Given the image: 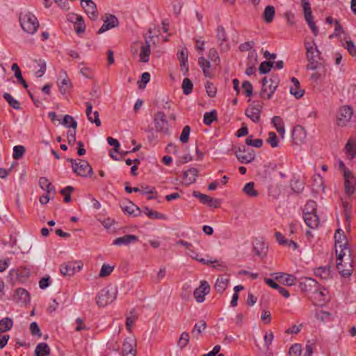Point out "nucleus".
Wrapping results in <instances>:
<instances>
[{"label":"nucleus","mask_w":356,"mask_h":356,"mask_svg":"<svg viewBox=\"0 0 356 356\" xmlns=\"http://www.w3.org/2000/svg\"><path fill=\"white\" fill-rule=\"evenodd\" d=\"M316 206V202L311 200L307 202L304 209V220L306 225L312 229L316 228L319 225Z\"/></svg>","instance_id":"1"},{"label":"nucleus","mask_w":356,"mask_h":356,"mask_svg":"<svg viewBox=\"0 0 356 356\" xmlns=\"http://www.w3.org/2000/svg\"><path fill=\"white\" fill-rule=\"evenodd\" d=\"M335 252L337 260H341L346 255V251L350 256V250L347 247V238L343 231L338 229L334 234Z\"/></svg>","instance_id":"2"},{"label":"nucleus","mask_w":356,"mask_h":356,"mask_svg":"<svg viewBox=\"0 0 356 356\" xmlns=\"http://www.w3.org/2000/svg\"><path fill=\"white\" fill-rule=\"evenodd\" d=\"M67 160L71 163L72 171L77 175L83 177H87L88 176H91L93 173L92 168L87 161L69 158Z\"/></svg>","instance_id":"3"},{"label":"nucleus","mask_w":356,"mask_h":356,"mask_svg":"<svg viewBox=\"0 0 356 356\" xmlns=\"http://www.w3.org/2000/svg\"><path fill=\"white\" fill-rule=\"evenodd\" d=\"M117 296L116 289L108 286L102 289L97 295L96 302L99 307H104L113 302Z\"/></svg>","instance_id":"4"},{"label":"nucleus","mask_w":356,"mask_h":356,"mask_svg":"<svg viewBox=\"0 0 356 356\" xmlns=\"http://www.w3.org/2000/svg\"><path fill=\"white\" fill-rule=\"evenodd\" d=\"M19 21L21 26L25 32L33 34L37 31L39 22L34 15L26 13L19 17Z\"/></svg>","instance_id":"5"},{"label":"nucleus","mask_w":356,"mask_h":356,"mask_svg":"<svg viewBox=\"0 0 356 356\" xmlns=\"http://www.w3.org/2000/svg\"><path fill=\"white\" fill-rule=\"evenodd\" d=\"M235 155L238 161L241 163H250L255 159V152L254 149L241 145L235 147Z\"/></svg>","instance_id":"6"},{"label":"nucleus","mask_w":356,"mask_h":356,"mask_svg":"<svg viewBox=\"0 0 356 356\" xmlns=\"http://www.w3.org/2000/svg\"><path fill=\"white\" fill-rule=\"evenodd\" d=\"M154 122L156 131L163 132L165 134H170L168 121L163 112H156L154 115Z\"/></svg>","instance_id":"7"},{"label":"nucleus","mask_w":356,"mask_h":356,"mask_svg":"<svg viewBox=\"0 0 356 356\" xmlns=\"http://www.w3.org/2000/svg\"><path fill=\"white\" fill-rule=\"evenodd\" d=\"M306 57L309 61V63L306 66L308 70H315L318 67V61L322 59L321 52L317 47H315V49L312 50L308 49V52H306Z\"/></svg>","instance_id":"8"},{"label":"nucleus","mask_w":356,"mask_h":356,"mask_svg":"<svg viewBox=\"0 0 356 356\" xmlns=\"http://www.w3.org/2000/svg\"><path fill=\"white\" fill-rule=\"evenodd\" d=\"M343 178L345 191L347 195L350 196L355 191L356 178L350 170H345Z\"/></svg>","instance_id":"9"},{"label":"nucleus","mask_w":356,"mask_h":356,"mask_svg":"<svg viewBox=\"0 0 356 356\" xmlns=\"http://www.w3.org/2000/svg\"><path fill=\"white\" fill-rule=\"evenodd\" d=\"M83 266L79 264L76 261H67L60 267V273L65 276H72L76 271H80Z\"/></svg>","instance_id":"10"},{"label":"nucleus","mask_w":356,"mask_h":356,"mask_svg":"<svg viewBox=\"0 0 356 356\" xmlns=\"http://www.w3.org/2000/svg\"><path fill=\"white\" fill-rule=\"evenodd\" d=\"M353 115V108L345 106L341 107L337 115V124L343 127L350 121Z\"/></svg>","instance_id":"11"},{"label":"nucleus","mask_w":356,"mask_h":356,"mask_svg":"<svg viewBox=\"0 0 356 356\" xmlns=\"http://www.w3.org/2000/svg\"><path fill=\"white\" fill-rule=\"evenodd\" d=\"M210 292V286L207 281H201L200 286L195 289L193 292V296L197 302H202L204 301V296Z\"/></svg>","instance_id":"12"},{"label":"nucleus","mask_w":356,"mask_h":356,"mask_svg":"<svg viewBox=\"0 0 356 356\" xmlns=\"http://www.w3.org/2000/svg\"><path fill=\"white\" fill-rule=\"evenodd\" d=\"M299 287L302 291H313L316 293L318 291V283L314 279L306 277L302 278L299 284Z\"/></svg>","instance_id":"13"},{"label":"nucleus","mask_w":356,"mask_h":356,"mask_svg":"<svg viewBox=\"0 0 356 356\" xmlns=\"http://www.w3.org/2000/svg\"><path fill=\"white\" fill-rule=\"evenodd\" d=\"M81 4L88 17L95 20L98 17V11L96 4L92 0H81Z\"/></svg>","instance_id":"14"},{"label":"nucleus","mask_w":356,"mask_h":356,"mask_svg":"<svg viewBox=\"0 0 356 356\" xmlns=\"http://www.w3.org/2000/svg\"><path fill=\"white\" fill-rule=\"evenodd\" d=\"M58 86L62 95L66 94L67 90L72 88V82L67 76L65 71L60 72L59 77L58 79Z\"/></svg>","instance_id":"15"},{"label":"nucleus","mask_w":356,"mask_h":356,"mask_svg":"<svg viewBox=\"0 0 356 356\" xmlns=\"http://www.w3.org/2000/svg\"><path fill=\"white\" fill-rule=\"evenodd\" d=\"M307 134L305 129L300 125L296 126L292 131L291 138L293 144L300 145L306 139Z\"/></svg>","instance_id":"16"},{"label":"nucleus","mask_w":356,"mask_h":356,"mask_svg":"<svg viewBox=\"0 0 356 356\" xmlns=\"http://www.w3.org/2000/svg\"><path fill=\"white\" fill-rule=\"evenodd\" d=\"M273 275H275V280L282 284L286 286H293L296 284L297 278L291 274H287L285 273H275Z\"/></svg>","instance_id":"17"},{"label":"nucleus","mask_w":356,"mask_h":356,"mask_svg":"<svg viewBox=\"0 0 356 356\" xmlns=\"http://www.w3.org/2000/svg\"><path fill=\"white\" fill-rule=\"evenodd\" d=\"M119 21L118 18L113 15H108L106 16V19L104 20V24L97 31L98 34L103 33L104 32L118 26Z\"/></svg>","instance_id":"18"},{"label":"nucleus","mask_w":356,"mask_h":356,"mask_svg":"<svg viewBox=\"0 0 356 356\" xmlns=\"http://www.w3.org/2000/svg\"><path fill=\"white\" fill-rule=\"evenodd\" d=\"M216 37L218 41H221L220 44V47L221 50L223 51H227L229 49V46L228 44H224L225 42L227 41V34L225 33V30L223 26H218L216 29Z\"/></svg>","instance_id":"19"},{"label":"nucleus","mask_w":356,"mask_h":356,"mask_svg":"<svg viewBox=\"0 0 356 356\" xmlns=\"http://www.w3.org/2000/svg\"><path fill=\"white\" fill-rule=\"evenodd\" d=\"M136 341L131 337L124 339L122 347V355L136 352Z\"/></svg>","instance_id":"20"},{"label":"nucleus","mask_w":356,"mask_h":356,"mask_svg":"<svg viewBox=\"0 0 356 356\" xmlns=\"http://www.w3.org/2000/svg\"><path fill=\"white\" fill-rule=\"evenodd\" d=\"M138 241V237L132 234H126L122 237L116 238L113 244L115 245H128L130 243H136Z\"/></svg>","instance_id":"21"},{"label":"nucleus","mask_w":356,"mask_h":356,"mask_svg":"<svg viewBox=\"0 0 356 356\" xmlns=\"http://www.w3.org/2000/svg\"><path fill=\"white\" fill-rule=\"evenodd\" d=\"M261 110L255 106H250L245 109V114L254 122H259L260 121Z\"/></svg>","instance_id":"22"},{"label":"nucleus","mask_w":356,"mask_h":356,"mask_svg":"<svg viewBox=\"0 0 356 356\" xmlns=\"http://www.w3.org/2000/svg\"><path fill=\"white\" fill-rule=\"evenodd\" d=\"M342 260L343 259L341 260L337 259V268L342 277H348L353 273V266L351 263H349L348 266L345 268L344 265L342 264Z\"/></svg>","instance_id":"23"},{"label":"nucleus","mask_w":356,"mask_h":356,"mask_svg":"<svg viewBox=\"0 0 356 356\" xmlns=\"http://www.w3.org/2000/svg\"><path fill=\"white\" fill-rule=\"evenodd\" d=\"M269 81H270V83H268V85L267 86V90L268 89L269 90V92L267 94V97H266V98L268 99L271 98L273 94L276 90V89L279 85L280 80L277 75H273L269 79Z\"/></svg>","instance_id":"24"},{"label":"nucleus","mask_w":356,"mask_h":356,"mask_svg":"<svg viewBox=\"0 0 356 356\" xmlns=\"http://www.w3.org/2000/svg\"><path fill=\"white\" fill-rule=\"evenodd\" d=\"M229 282V280L227 277H224L223 276H220L218 277L216 282L214 285V288L216 290L217 293H222L224 291L227 289L228 284Z\"/></svg>","instance_id":"25"},{"label":"nucleus","mask_w":356,"mask_h":356,"mask_svg":"<svg viewBox=\"0 0 356 356\" xmlns=\"http://www.w3.org/2000/svg\"><path fill=\"white\" fill-rule=\"evenodd\" d=\"M304 16L305 21L307 22L308 26H309L312 32L314 33V36H317L318 33V29L316 26L315 22H314V17L312 15V12H306L304 13Z\"/></svg>","instance_id":"26"},{"label":"nucleus","mask_w":356,"mask_h":356,"mask_svg":"<svg viewBox=\"0 0 356 356\" xmlns=\"http://www.w3.org/2000/svg\"><path fill=\"white\" fill-rule=\"evenodd\" d=\"M50 348L47 343L42 342L37 345L35 349V356H49Z\"/></svg>","instance_id":"27"},{"label":"nucleus","mask_w":356,"mask_h":356,"mask_svg":"<svg viewBox=\"0 0 356 356\" xmlns=\"http://www.w3.org/2000/svg\"><path fill=\"white\" fill-rule=\"evenodd\" d=\"M39 186L41 189L46 191L49 194V189L53 190V195L56 193L55 187L51 184L47 177H42L39 179Z\"/></svg>","instance_id":"28"},{"label":"nucleus","mask_w":356,"mask_h":356,"mask_svg":"<svg viewBox=\"0 0 356 356\" xmlns=\"http://www.w3.org/2000/svg\"><path fill=\"white\" fill-rule=\"evenodd\" d=\"M198 64L203 71V74L207 77H211V72L210 71L211 64L209 60H207L204 57H200L198 59Z\"/></svg>","instance_id":"29"},{"label":"nucleus","mask_w":356,"mask_h":356,"mask_svg":"<svg viewBox=\"0 0 356 356\" xmlns=\"http://www.w3.org/2000/svg\"><path fill=\"white\" fill-rule=\"evenodd\" d=\"M314 274L316 276L321 277L323 280H327L330 278V266H321L315 269Z\"/></svg>","instance_id":"30"},{"label":"nucleus","mask_w":356,"mask_h":356,"mask_svg":"<svg viewBox=\"0 0 356 356\" xmlns=\"http://www.w3.org/2000/svg\"><path fill=\"white\" fill-rule=\"evenodd\" d=\"M129 204H130L128 206L122 207L123 211L134 217L138 216L141 213L140 209L133 202H130Z\"/></svg>","instance_id":"31"},{"label":"nucleus","mask_w":356,"mask_h":356,"mask_svg":"<svg viewBox=\"0 0 356 356\" xmlns=\"http://www.w3.org/2000/svg\"><path fill=\"white\" fill-rule=\"evenodd\" d=\"M267 249L268 247L266 246L265 243L261 241H257L253 247L255 254L260 257H264L266 256Z\"/></svg>","instance_id":"32"},{"label":"nucleus","mask_w":356,"mask_h":356,"mask_svg":"<svg viewBox=\"0 0 356 356\" xmlns=\"http://www.w3.org/2000/svg\"><path fill=\"white\" fill-rule=\"evenodd\" d=\"M15 296H17L18 300L21 301L22 303H26L30 300L29 293L22 288H19L16 289L15 292Z\"/></svg>","instance_id":"33"},{"label":"nucleus","mask_w":356,"mask_h":356,"mask_svg":"<svg viewBox=\"0 0 356 356\" xmlns=\"http://www.w3.org/2000/svg\"><path fill=\"white\" fill-rule=\"evenodd\" d=\"M74 18L76 19L74 24L75 31L78 34L83 33L86 29V25L83 17L81 16L75 15Z\"/></svg>","instance_id":"34"},{"label":"nucleus","mask_w":356,"mask_h":356,"mask_svg":"<svg viewBox=\"0 0 356 356\" xmlns=\"http://www.w3.org/2000/svg\"><path fill=\"white\" fill-rule=\"evenodd\" d=\"M150 54V45L148 42H146L145 44L141 46V50L140 53V60L143 63H147L149 60Z\"/></svg>","instance_id":"35"},{"label":"nucleus","mask_w":356,"mask_h":356,"mask_svg":"<svg viewBox=\"0 0 356 356\" xmlns=\"http://www.w3.org/2000/svg\"><path fill=\"white\" fill-rule=\"evenodd\" d=\"M275 16V8L273 6H267L264 11L263 17L266 23H270Z\"/></svg>","instance_id":"36"},{"label":"nucleus","mask_w":356,"mask_h":356,"mask_svg":"<svg viewBox=\"0 0 356 356\" xmlns=\"http://www.w3.org/2000/svg\"><path fill=\"white\" fill-rule=\"evenodd\" d=\"M13 325V320L9 317H6L0 321V333L10 330Z\"/></svg>","instance_id":"37"},{"label":"nucleus","mask_w":356,"mask_h":356,"mask_svg":"<svg viewBox=\"0 0 356 356\" xmlns=\"http://www.w3.org/2000/svg\"><path fill=\"white\" fill-rule=\"evenodd\" d=\"M3 96L10 107L16 110H19L21 108L20 103L13 98L10 94L5 92Z\"/></svg>","instance_id":"38"},{"label":"nucleus","mask_w":356,"mask_h":356,"mask_svg":"<svg viewBox=\"0 0 356 356\" xmlns=\"http://www.w3.org/2000/svg\"><path fill=\"white\" fill-rule=\"evenodd\" d=\"M243 191L249 197H254L258 196L259 193L257 191L254 189V182H249L247 183L243 188Z\"/></svg>","instance_id":"39"},{"label":"nucleus","mask_w":356,"mask_h":356,"mask_svg":"<svg viewBox=\"0 0 356 356\" xmlns=\"http://www.w3.org/2000/svg\"><path fill=\"white\" fill-rule=\"evenodd\" d=\"M34 62L40 68L38 71L35 72V76L38 78L42 77L47 69L46 62L42 59H35Z\"/></svg>","instance_id":"40"},{"label":"nucleus","mask_w":356,"mask_h":356,"mask_svg":"<svg viewBox=\"0 0 356 356\" xmlns=\"http://www.w3.org/2000/svg\"><path fill=\"white\" fill-rule=\"evenodd\" d=\"M217 119V112L212 110L211 112L205 113L203 118V122L206 125H210Z\"/></svg>","instance_id":"41"},{"label":"nucleus","mask_w":356,"mask_h":356,"mask_svg":"<svg viewBox=\"0 0 356 356\" xmlns=\"http://www.w3.org/2000/svg\"><path fill=\"white\" fill-rule=\"evenodd\" d=\"M273 65L274 62L273 61H263L259 67V72L261 74L268 73L273 67Z\"/></svg>","instance_id":"42"},{"label":"nucleus","mask_w":356,"mask_h":356,"mask_svg":"<svg viewBox=\"0 0 356 356\" xmlns=\"http://www.w3.org/2000/svg\"><path fill=\"white\" fill-rule=\"evenodd\" d=\"M129 314L126 318V327L129 331H131L133 325L138 319V316L136 314L134 309L131 311Z\"/></svg>","instance_id":"43"},{"label":"nucleus","mask_w":356,"mask_h":356,"mask_svg":"<svg viewBox=\"0 0 356 356\" xmlns=\"http://www.w3.org/2000/svg\"><path fill=\"white\" fill-rule=\"evenodd\" d=\"M61 124L67 127H72L74 129H76L77 127L76 121L70 115H64Z\"/></svg>","instance_id":"44"},{"label":"nucleus","mask_w":356,"mask_h":356,"mask_svg":"<svg viewBox=\"0 0 356 356\" xmlns=\"http://www.w3.org/2000/svg\"><path fill=\"white\" fill-rule=\"evenodd\" d=\"M181 88L184 94L188 95L191 94L193 90V83L188 78H185L183 80Z\"/></svg>","instance_id":"45"},{"label":"nucleus","mask_w":356,"mask_h":356,"mask_svg":"<svg viewBox=\"0 0 356 356\" xmlns=\"http://www.w3.org/2000/svg\"><path fill=\"white\" fill-rule=\"evenodd\" d=\"M290 186L293 191L300 193L304 189V183L299 179H292Z\"/></svg>","instance_id":"46"},{"label":"nucleus","mask_w":356,"mask_h":356,"mask_svg":"<svg viewBox=\"0 0 356 356\" xmlns=\"http://www.w3.org/2000/svg\"><path fill=\"white\" fill-rule=\"evenodd\" d=\"M189 342V334L187 332H184L181 334L179 339L177 342V346L183 349L185 348Z\"/></svg>","instance_id":"47"},{"label":"nucleus","mask_w":356,"mask_h":356,"mask_svg":"<svg viewBox=\"0 0 356 356\" xmlns=\"http://www.w3.org/2000/svg\"><path fill=\"white\" fill-rule=\"evenodd\" d=\"M74 191V188L71 186H68L60 190V193L64 195L65 202H70L71 201V193Z\"/></svg>","instance_id":"48"},{"label":"nucleus","mask_w":356,"mask_h":356,"mask_svg":"<svg viewBox=\"0 0 356 356\" xmlns=\"http://www.w3.org/2000/svg\"><path fill=\"white\" fill-rule=\"evenodd\" d=\"M193 195L196 197V198H198L200 201V202L203 204H205V205H208V203H209V199H210V196L208 195H205V194H202L198 191H194L193 192Z\"/></svg>","instance_id":"49"},{"label":"nucleus","mask_w":356,"mask_h":356,"mask_svg":"<svg viewBox=\"0 0 356 356\" xmlns=\"http://www.w3.org/2000/svg\"><path fill=\"white\" fill-rule=\"evenodd\" d=\"M191 132V127L188 125L185 126L183 128L182 132L181 134L179 140L183 143H186L189 140V135Z\"/></svg>","instance_id":"50"},{"label":"nucleus","mask_w":356,"mask_h":356,"mask_svg":"<svg viewBox=\"0 0 356 356\" xmlns=\"http://www.w3.org/2000/svg\"><path fill=\"white\" fill-rule=\"evenodd\" d=\"M25 152V148L22 145H16L13 148V158L15 159H19L21 158Z\"/></svg>","instance_id":"51"},{"label":"nucleus","mask_w":356,"mask_h":356,"mask_svg":"<svg viewBox=\"0 0 356 356\" xmlns=\"http://www.w3.org/2000/svg\"><path fill=\"white\" fill-rule=\"evenodd\" d=\"M190 172V177H188V180L186 181V184L189 185L191 184L196 181V178L198 176L199 171L195 168H191L189 169Z\"/></svg>","instance_id":"52"},{"label":"nucleus","mask_w":356,"mask_h":356,"mask_svg":"<svg viewBox=\"0 0 356 356\" xmlns=\"http://www.w3.org/2000/svg\"><path fill=\"white\" fill-rule=\"evenodd\" d=\"M266 141L272 147H277L278 146L277 136L275 132L270 131L268 133V138Z\"/></svg>","instance_id":"53"},{"label":"nucleus","mask_w":356,"mask_h":356,"mask_svg":"<svg viewBox=\"0 0 356 356\" xmlns=\"http://www.w3.org/2000/svg\"><path fill=\"white\" fill-rule=\"evenodd\" d=\"M301 352V345L299 343H296L290 348L289 354L290 356H300Z\"/></svg>","instance_id":"54"},{"label":"nucleus","mask_w":356,"mask_h":356,"mask_svg":"<svg viewBox=\"0 0 356 356\" xmlns=\"http://www.w3.org/2000/svg\"><path fill=\"white\" fill-rule=\"evenodd\" d=\"M242 88L246 97H250L252 95V85L248 81H244L242 83Z\"/></svg>","instance_id":"55"},{"label":"nucleus","mask_w":356,"mask_h":356,"mask_svg":"<svg viewBox=\"0 0 356 356\" xmlns=\"http://www.w3.org/2000/svg\"><path fill=\"white\" fill-rule=\"evenodd\" d=\"M113 270V267H111L109 265L103 264L99 272V276L100 277L108 276L112 273Z\"/></svg>","instance_id":"56"},{"label":"nucleus","mask_w":356,"mask_h":356,"mask_svg":"<svg viewBox=\"0 0 356 356\" xmlns=\"http://www.w3.org/2000/svg\"><path fill=\"white\" fill-rule=\"evenodd\" d=\"M146 215L151 219H167V216L165 215L153 210L148 211V213H146Z\"/></svg>","instance_id":"57"},{"label":"nucleus","mask_w":356,"mask_h":356,"mask_svg":"<svg viewBox=\"0 0 356 356\" xmlns=\"http://www.w3.org/2000/svg\"><path fill=\"white\" fill-rule=\"evenodd\" d=\"M30 332L33 336H38L41 337L42 333L40 329L36 322H32L30 325Z\"/></svg>","instance_id":"58"},{"label":"nucleus","mask_w":356,"mask_h":356,"mask_svg":"<svg viewBox=\"0 0 356 356\" xmlns=\"http://www.w3.org/2000/svg\"><path fill=\"white\" fill-rule=\"evenodd\" d=\"M345 149L346 150V153L350 155L352 157H354L356 154V144L354 143H350L348 141L345 146Z\"/></svg>","instance_id":"59"},{"label":"nucleus","mask_w":356,"mask_h":356,"mask_svg":"<svg viewBox=\"0 0 356 356\" xmlns=\"http://www.w3.org/2000/svg\"><path fill=\"white\" fill-rule=\"evenodd\" d=\"M150 80V74L149 72H144L141 75V81L140 82H138V87L140 88H144L146 86V84Z\"/></svg>","instance_id":"60"},{"label":"nucleus","mask_w":356,"mask_h":356,"mask_svg":"<svg viewBox=\"0 0 356 356\" xmlns=\"http://www.w3.org/2000/svg\"><path fill=\"white\" fill-rule=\"evenodd\" d=\"M205 88L206 92L209 97H213L216 96L217 90L212 83L207 82L205 86Z\"/></svg>","instance_id":"61"},{"label":"nucleus","mask_w":356,"mask_h":356,"mask_svg":"<svg viewBox=\"0 0 356 356\" xmlns=\"http://www.w3.org/2000/svg\"><path fill=\"white\" fill-rule=\"evenodd\" d=\"M207 327V323L204 321H201L200 323H196L194 325V328L192 330L193 333L197 332V334H201L202 331H204Z\"/></svg>","instance_id":"62"},{"label":"nucleus","mask_w":356,"mask_h":356,"mask_svg":"<svg viewBox=\"0 0 356 356\" xmlns=\"http://www.w3.org/2000/svg\"><path fill=\"white\" fill-rule=\"evenodd\" d=\"M345 48L348 50V51L351 56H356V47L355 46V44L352 40H348L346 42V45L345 46Z\"/></svg>","instance_id":"63"},{"label":"nucleus","mask_w":356,"mask_h":356,"mask_svg":"<svg viewBox=\"0 0 356 356\" xmlns=\"http://www.w3.org/2000/svg\"><path fill=\"white\" fill-rule=\"evenodd\" d=\"M330 316V313L323 310L317 311L315 314V317L321 321H324Z\"/></svg>","instance_id":"64"}]
</instances>
